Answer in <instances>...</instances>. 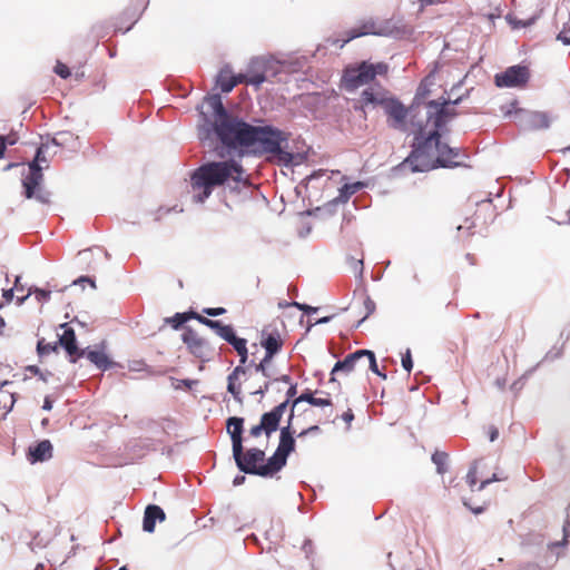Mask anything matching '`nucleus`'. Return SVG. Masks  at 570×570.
I'll return each mask as SVG.
<instances>
[{"mask_svg": "<svg viewBox=\"0 0 570 570\" xmlns=\"http://www.w3.org/2000/svg\"><path fill=\"white\" fill-rule=\"evenodd\" d=\"M363 370H367L370 368L372 372H374L375 374H377L379 376H381L382 379H386V374L382 373L380 371V368L377 367V364L375 363V365H372L371 363H363V366H362Z\"/></svg>", "mask_w": 570, "mask_h": 570, "instance_id": "40", "label": "nucleus"}, {"mask_svg": "<svg viewBox=\"0 0 570 570\" xmlns=\"http://www.w3.org/2000/svg\"><path fill=\"white\" fill-rule=\"evenodd\" d=\"M4 320L3 317L0 315V330H2L4 327Z\"/></svg>", "mask_w": 570, "mask_h": 570, "instance_id": "61", "label": "nucleus"}, {"mask_svg": "<svg viewBox=\"0 0 570 570\" xmlns=\"http://www.w3.org/2000/svg\"><path fill=\"white\" fill-rule=\"evenodd\" d=\"M11 376H14L13 368L9 364L0 362V385L4 386L9 384Z\"/></svg>", "mask_w": 570, "mask_h": 570, "instance_id": "30", "label": "nucleus"}, {"mask_svg": "<svg viewBox=\"0 0 570 570\" xmlns=\"http://www.w3.org/2000/svg\"><path fill=\"white\" fill-rule=\"evenodd\" d=\"M293 409L289 411L288 423L281 429L279 443L272 455V465H276L278 472L286 465L287 456L295 450V430L292 428Z\"/></svg>", "mask_w": 570, "mask_h": 570, "instance_id": "10", "label": "nucleus"}, {"mask_svg": "<svg viewBox=\"0 0 570 570\" xmlns=\"http://www.w3.org/2000/svg\"><path fill=\"white\" fill-rule=\"evenodd\" d=\"M51 353H58V343L57 342H53V343L46 342V340L43 337L38 340V343H37L38 356L41 358Z\"/></svg>", "mask_w": 570, "mask_h": 570, "instance_id": "27", "label": "nucleus"}, {"mask_svg": "<svg viewBox=\"0 0 570 570\" xmlns=\"http://www.w3.org/2000/svg\"><path fill=\"white\" fill-rule=\"evenodd\" d=\"M42 409L46 411H50L52 409V401L49 397L45 399Z\"/></svg>", "mask_w": 570, "mask_h": 570, "instance_id": "54", "label": "nucleus"}, {"mask_svg": "<svg viewBox=\"0 0 570 570\" xmlns=\"http://www.w3.org/2000/svg\"><path fill=\"white\" fill-rule=\"evenodd\" d=\"M190 354L203 362L209 361L214 354V348L207 340L202 337L195 330L186 327L181 335Z\"/></svg>", "mask_w": 570, "mask_h": 570, "instance_id": "11", "label": "nucleus"}, {"mask_svg": "<svg viewBox=\"0 0 570 570\" xmlns=\"http://www.w3.org/2000/svg\"><path fill=\"white\" fill-rule=\"evenodd\" d=\"M342 420L346 422L348 425L351 424V422L354 420V414L351 409L343 413Z\"/></svg>", "mask_w": 570, "mask_h": 570, "instance_id": "46", "label": "nucleus"}, {"mask_svg": "<svg viewBox=\"0 0 570 570\" xmlns=\"http://www.w3.org/2000/svg\"><path fill=\"white\" fill-rule=\"evenodd\" d=\"M197 321L202 324H204L205 326L214 330L216 332V334L218 335V331L223 327V323L219 322V321H214V320H210V318H207L200 314H198V317H197Z\"/></svg>", "mask_w": 570, "mask_h": 570, "instance_id": "33", "label": "nucleus"}, {"mask_svg": "<svg viewBox=\"0 0 570 570\" xmlns=\"http://www.w3.org/2000/svg\"><path fill=\"white\" fill-rule=\"evenodd\" d=\"M383 108L391 128L414 136L413 149L404 161L412 171L462 165L460 149L441 141L440 129L455 116L448 100L415 102L405 108L399 100L387 98Z\"/></svg>", "mask_w": 570, "mask_h": 570, "instance_id": "1", "label": "nucleus"}, {"mask_svg": "<svg viewBox=\"0 0 570 570\" xmlns=\"http://www.w3.org/2000/svg\"><path fill=\"white\" fill-rule=\"evenodd\" d=\"M387 98L385 89L377 85L364 89L361 94L360 102L362 104V107L370 105L383 107Z\"/></svg>", "mask_w": 570, "mask_h": 570, "instance_id": "18", "label": "nucleus"}, {"mask_svg": "<svg viewBox=\"0 0 570 570\" xmlns=\"http://www.w3.org/2000/svg\"><path fill=\"white\" fill-rule=\"evenodd\" d=\"M313 406L317 407H332L333 402L330 393L324 391H318L317 395L314 396Z\"/></svg>", "mask_w": 570, "mask_h": 570, "instance_id": "29", "label": "nucleus"}, {"mask_svg": "<svg viewBox=\"0 0 570 570\" xmlns=\"http://www.w3.org/2000/svg\"><path fill=\"white\" fill-rule=\"evenodd\" d=\"M52 444L49 440H42L36 445L29 446L28 460L31 463L43 462L52 458Z\"/></svg>", "mask_w": 570, "mask_h": 570, "instance_id": "19", "label": "nucleus"}, {"mask_svg": "<svg viewBox=\"0 0 570 570\" xmlns=\"http://www.w3.org/2000/svg\"><path fill=\"white\" fill-rule=\"evenodd\" d=\"M237 468L245 473L255 474L264 478L273 476L278 472L276 465H272V456L265 462V452L253 448L243 452H233Z\"/></svg>", "mask_w": 570, "mask_h": 570, "instance_id": "6", "label": "nucleus"}, {"mask_svg": "<svg viewBox=\"0 0 570 570\" xmlns=\"http://www.w3.org/2000/svg\"><path fill=\"white\" fill-rule=\"evenodd\" d=\"M6 151V139L4 136H0V158L3 157Z\"/></svg>", "mask_w": 570, "mask_h": 570, "instance_id": "52", "label": "nucleus"}, {"mask_svg": "<svg viewBox=\"0 0 570 570\" xmlns=\"http://www.w3.org/2000/svg\"><path fill=\"white\" fill-rule=\"evenodd\" d=\"M212 106L217 116V119L214 124V131L216 132L219 140L224 145H227L228 141H232V137L238 128L236 124H242L244 120L228 115L219 97L212 99Z\"/></svg>", "mask_w": 570, "mask_h": 570, "instance_id": "9", "label": "nucleus"}, {"mask_svg": "<svg viewBox=\"0 0 570 570\" xmlns=\"http://www.w3.org/2000/svg\"><path fill=\"white\" fill-rule=\"evenodd\" d=\"M365 307L367 309V314H370L375 309V303L370 297H367L365 299Z\"/></svg>", "mask_w": 570, "mask_h": 570, "instance_id": "49", "label": "nucleus"}, {"mask_svg": "<svg viewBox=\"0 0 570 570\" xmlns=\"http://www.w3.org/2000/svg\"><path fill=\"white\" fill-rule=\"evenodd\" d=\"M235 332L232 325H223V327L218 331V336H220L226 342H230L235 336Z\"/></svg>", "mask_w": 570, "mask_h": 570, "instance_id": "34", "label": "nucleus"}, {"mask_svg": "<svg viewBox=\"0 0 570 570\" xmlns=\"http://www.w3.org/2000/svg\"><path fill=\"white\" fill-rule=\"evenodd\" d=\"M86 353L85 356L97 366V368L101 371H107L111 368L115 363L111 361V358L108 356V354L105 352V347L101 346L100 348L90 350L85 348Z\"/></svg>", "mask_w": 570, "mask_h": 570, "instance_id": "21", "label": "nucleus"}, {"mask_svg": "<svg viewBox=\"0 0 570 570\" xmlns=\"http://www.w3.org/2000/svg\"><path fill=\"white\" fill-rule=\"evenodd\" d=\"M294 306H296L298 309L309 313L312 311V307L305 304H299L297 302L293 303Z\"/></svg>", "mask_w": 570, "mask_h": 570, "instance_id": "51", "label": "nucleus"}, {"mask_svg": "<svg viewBox=\"0 0 570 570\" xmlns=\"http://www.w3.org/2000/svg\"><path fill=\"white\" fill-rule=\"evenodd\" d=\"M271 69V62L264 58H255L248 67L249 82L255 87H259L266 79Z\"/></svg>", "mask_w": 570, "mask_h": 570, "instance_id": "16", "label": "nucleus"}, {"mask_svg": "<svg viewBox=\"0 0 570 570\" xmlns=\"http://www.w3.org/2000/svg\"><path fill=\"white\" fill-rule=\"evenodd\" d=\"M530 121L532 122L533 126L538 128H547L549 126L548 116L544 112L540 111L532 112Z\"/></svg>", "mask_w": 570, "mask_h": 570, "instance_id": "31", "label": "nucleus"}, {"mask_svg": "<svg viewBox=\"0 0 570 570\" xmlns=\"http://www.w3.org/2000/svg\"><path fill=\"white\" fill-rule=\"evenodd\" d=\"M236 125L238 128L226 146L253 147L255 151L276 155L284 161L292 159V155L282 149V144L287 137L279 129L271 126L256 127L245 121Z\"/></svg>", "mask_w": 570, "mask_h": 570, "instance_id": "3", "label": "nucleus"}, {"mask_svg": "<svg viewBox=\"0 0 570 570\" xmlns=\"http://www.w3.org/2000/svg\"><path fill=\"white\" fill-rule=\"evenodd\" d=\"M499 435V431L497 428H491L490 429V441L493 442L494 440H497Z\"/></svg>", "mask_w": 570, "mask_h": 570, "instance_id": "55", "label": "nucleus"}, {"mask_svg": "<svg viewBox=\"0 0 570 570\" xmlns=\"http://www.w3.org/2000/svg\"><path fill=\"white\" fill-rule=\"evenodd\" d=\"M2 279H4V282H6V283H8V282H9V277H8L7 272H4V271L0 269V282H1Z\"/></svg>", "mask_w": 570, "mask_h": 570, "instance_id": "56", "label": "nucleus"}, {"mask_svg": "<svg viewBox=\"0 0 570 570\" xmlns=\"http://www.w3.org/2000/svg\"><path fill=\"white\" fill-rule=\"evenodd\" d=\"M316 432H320L318 425H312V426L303 430L301 433H298V438H304L305 435H307L309 433H316Z\"/></svg>", "mask_w": 570, "mask_h": 570, "instance_id": "44", "label": "nucleus"}, {"mask_svg": "<svg viewBox=\"0 0 570 570\" xmlns=\"http://www.w3.org/2000/svg\"><path fill=\"white\" fill-rule=\"evenodd\" d=\"M198 313L196 312H187V313H176L171 317L166 318V323L169 324L173 328L178 330L183 324H185L189 320H197Z\"/></svg>", "mask_w": 570, "mask_h": 570, "instance_id": "25", "label": "nucleus"}, {"mask_svg": "<svg viewBox=\"0 0 570 570\" xmlns=\"http://www.w3.org/2000/svg\"><path fill=\"white\" fill-rule=\"evenodd\" d=\"M363 363H371L372 365H375V355L372 351L358 350L348 354L343 361L336 362L331 372V381H335L334 375L336 373L342 372L348 374L355 371L358 366L362 367Z\"/></svg>", "mask_w": 570, "mask_h": 570, "instance_id": "13", "label": "nucleus"}, {"mask_svg": "<svg viewBox=\"0 0 570 570\" xmlns=\"http://www.w3.org/2000/svg\"><path fill=\"white\" fill-rule=\"evenodd\" d=\"M244 175V168L234 159L203 164L190 176L194 202L204 203L215 188L229 181H245Z\"/></svg>", "mask_w": 570, "mask_h": 570, "instance_id": "2", "label": "nucleus"}, {"mask_svg": "<svg viewBox=\"0 0 570 570\" xmlns=\"http://www.w3.org/2000/svg\"><path fill=\"white\" fill-rule=\"evenodd\" d=\"M530 77L528 67L525 66H511L503 72L497 73L494 82L498 87H523L527 85Z\"/></svg>", "mask_w": 570, "mask_h": 570, "instance_id": "14", "label": "nucleus"}, {"mask_svg": "<svg viewBox=\"0 0 570 570\" xmlns=\"http://www.w3.org/2000/svg\"><path fill=\"white\" fill-rule=\"evenodd\" d=\"M432 461L436 465L438 473L444 474L446 471L448 453L435 451L432 455Z\"/></svg>", "mask_w": 570, "mask_h": 570, "instance_id": "28", "label": "nucleus"}, {"mask_svg": "<svg viewBox=\"0 0 570 570\" xmlns=\"http://www.w3.org/2000/svg\"><path fill=\"white\" fill-rule=\"evenodd\" d=\"M26 371L30 372L33 375L39 376L40 379L45 380L41 370L37 365H28L26 367Z\"/></svg>", "mask_w": 570, "mask_h": 570, "instance_id": "43", "label": "nucleus"}, {"mask_svg": "<svg viewBox=\"0 0 570 570\" xmlns=\"http://www.w3.org/2000/svg\"><path fill=\"white\" fill-rule=\"evenodd\" d=\"M466 482H468L469 487L471 488V490L473 491L474 487L476 485V482H478L476 468H472L469 470V472L466 474Z\"/></svg>", "mask_w": 570, "mask_h": 570, "instance_id": "36", "label": "nucleus"}, {"mask_svg": "<svg viewBox=\"0 0 570 570\" xmlns=\"http://www.w3.org/2000/svg\"><path fill=\"white\" fill-rule=\"evenodd\" d=\"M500 479L497 478L495 474H493V476L491 479H487L484 481H482L478 488V490H483L488 484H490L492 481H499Z\"/></svg>", "mask_w": 570, "mask_h": 570, "instance_id": "48", "label": "nucleus"}, {"mask_svg": "<svg viewBox=\"0 0 570 570\" xmlns=\"http://www.w3.org/2000/svg\"><path fill=\"white\" fill-rule=\"evenodd\" d=\"M120 570H128L126 567H121Z\"/></svg>", "mask_w": 570, "mask_h": 570, "instance_id": "64", "label": "nucleus"}, {"mask_svg": "<svg viewBox=\"0 0 570 570\" xmlns=\"http://www.w3.org/2000/svg\"><path fill=\"white\" fill-rule=\"evenodd\" d=\"M558 39L561 40L564 45H570V36H568L566 29L560 31Z\"/></svg>", "mask_w": 570, "mask_h": 570, "instance_id": "47", "label": "nucleus"}, {"mask_svg": "<svg viewBox=\"0 0 570 570\" xmlns=\"http://www.w3.org/2000/svg\"><path fill=\"white\" fill-rule=\"evenodd\" d=\"M422 6H430L436 3L439 0H420Z\"/></svg>", "mask_w": 570, "mask_h": 570, "instance_id": "59", "label": "nucleus"}, {"mask_svg": "<svg viewBox=\"0 0 570 570\" xmlns=\"http://www.w3.org/2000/svg\"><path fill=\"white\" fill-rule=\"evenodd\" d=\"M35 295H36V298L38 302H47L49 301L50 298V292L49 291H45V289H41V288H36L33 291Z\"/></svg>", "mask_w": 570, "mask_h": 570, "instance_id": "38", "label": "nucleus"}, {"mask_svg": "<svg viewBox=\"0 0 570 570\" xmlns=\"http://www.w3.org/2000/svg\"><path fill=\"white\" fill-rule=\"evenodd\" d=\"M387 72L389 66L385 62L362 61L347 66L343 71L341 87L346 91H355L363 86L371 85L376 76H386Z\"/></svg>", "mask_w": 570, "mask_h": 570, "instance_id": "5", "label": "nucleus"}, {"mask_svg": "<svg viewBox=\"0 0 570 570\" xmlns=\"http://www.w3.org/2000/svg\"><path fill=\"white\" fill-rule=\"evenodd\" d=\"M286 325L284 321L276 318L266 324L259 333V344L265 350V355L257 364L250 363L255 373H262L263 376L269 377L268 366L273 357L278 354L286 342Z\"/></svg>", "mask_w": 570, "mask_h": 570, "instance_id": "4", "label": "nucleus"}, {"mask_svg": "<svg viewBox=\"0 0 570 570\" xmlns=\"http://www.w3.org/2000/svg\"><path fill=\"white\" fill-rule=\"evenodd\" d=\"M18 284H20V277L19 276L16 278L14 286L17 287Z\"/></svg>", "mask_w": 570, "mask_h": 570, "instance_id": "62", "label": "nucleus"}, {"mask_svg": "<svg viewBox=\"0 0 570 570\" xmlns=\"http://www.w3.org/2000/svg\"><path fill=\"white\" fill-rule=\"evenodd\" d=\"M4 139H6V146L14 145L17 142V137L14 135L4 136Z\"/></svg>", "mask_w": 570, "mask_h": 570, "instance_id": "53", "label": "nucleus"}, {"mask_svg": "<svg viewBox=\"0 0 570 570\" xmlns=\"http://www.w3.org/2000/svg\"><path fill=\"white\" fill-rule=\"evenodd\" d=\"M203 313L208 316H219L225 314L226 309L224 307H207L203 309Z\"/></svg>", "mask_w": 570, "mask_h": 570, "instance_id": "39", "label": "nucleus"}, {"mask_svg": "<svg viewBox=\"0 0 570 570\" xmlns=\"http://www.w3.org/2000/svg\"><path fill=\"white\" fill-rule=\"evenodd\" d=\"M42 147H39L37 149L33 161L29 164V173L23 178L22 185L24 188L26 198H36L42 204H48L50 200V193L45 190L41 186L43 174L40 163L46 161V158L42 156Z\"/></svg>", "mask_w": 570, "mask_h": 570, "instance_id": "7", "label": "nucleus"}, {"mask_svg": "<svg viewBox=\"0 0 570 570\" xmlns=\"http://www.w3.org/2000/svg\"><path fill=\"white\" fill-rule=\"evenodd\" d=\"M402 366L409 373L411 372V370L413 367L411 351L409 348L406 350L405 354L402 356Z\"/></svg>", "mask_w": 570, "mask_h": 570, "instance_id": "37", "label": "nucleus"}, {"mask_svg": "<svg viewBox=\"0 0 570 570\" xmlns=\"http://www.w3.org/2000/svg\"><path fill=\"white\" fill-rule=\"evenodd\" d=\"M244 480H245V476H236V478L234 479V485H239V484H242V483L244 482Z\"/></svg>", "mask_w": 570, "mask_h": 570, "instance_id": "58", "label": "nucleus"}, {"mask_svg": "<svg viewBox=\"0 0 570 570\" xmlns=\"http://www.w3.org/2000/svg\"><path fill=\"white\" fill-rule=\"evenodd\" d=\"M55 72L63 79H67L71 75L69 67L61 61H57Z\"/></svg>", "mask_w": 570, "mask_h": 570, "instance_id": "35", "label": "nucleus"}, {"mask_svg": "<svg viewBox=\"0 0 570 570\" xmlns=\"http://www.w3.org/2000/svg\"><path fill=\"white\" fill-rule=\"evenodd\" d=\"M317 393L318 391L306 390L298 397L293 400L291 409L294 410V407L301 402H307L308 404L313 405L314 396L317 395Z\"/></svg>", "mask_w": 570, "mask_h": 570, "instance_id": "32", "label": "nucleus"}, {"mask_svg": "<svg viewBox=\"0 0 570 570\" xmlns=\"http://www.w3.org/2000/svg\"><path fill=\"white\" fill-rule=\"evenodd\" d=\"M217 82L223 92H230L236 87V81L234 80V75L229 69H222Z\"/></svg>", "mask_w": 570, "mask_h": 570, "instance_id": "23", "label": "nucleus"}, {"mask_svg": "<svg viewBox=\"0 0 570 570\" xmlns=\"http://www.w3.org/2000/svg\"><path fill=\"white\" fill-rule=\"evenodd\" d=\"M286 410L287 401H284L276 405L272 411L264 413L261 417L259 424L250 428L249 434L254 438H258L262 433L269 436L272 433L277 431L279 421Z\"/></svg>", "mask_w": 570, "mask_h": 570, "instance_id": "12", "label": "nucleus"}, {"mask_svg": "<svg viewBox=\"0 0 570 570\" xmlns=\"http://www.w3.org/2000/svg\"><path fill=\"white\" fill-rule=\"evenodd\" d=\"M30 293L31 292H29L26 296L21 297L20 303H22L30 295Z\"/></svg>", "mask_w": 570, "mask_h": 570, "instance_id": "63", "label": "nucleus"}, {"mask_svg": "<svg viewBox=\"0 0 570 570\" xmlns=\"http://www.w3.org/2000/svg\"><path fill=\"white\" fill-rule=\"evenodd\" d=\"M471 510H472L474 513H476V514H478V513L483 512V510H484V509H483V508H476V509H472V508H471Z\"/></svg>", "mask_w": 570, "mask_h": 570, "instance_id": "60", "label": "nucleus"}, {"mask_svg": "<svg viewBox=\"0 0 570 570\" xmlns=\"http://www.w3.org/2000/svg\"><path fill=\"white\" fill-rule=\"evenodd\" d=\"M243 424L244 419L233 416L227 420V432L232 439L233 452H239L243 446Z\"/></svg>", "mask_w": 570, "mask_h": 570, "instance_id": "20", "label": "nucleus"}, {"mask_svg": "<svg viewBox=\"0 0 570 570\" xmlns=\"http://www.w3.org/2000/svg\"><path fill=\"white\" fill-rule=\"evenodd\" d=\"M166 519V514L164 510L155 504L148 505L145 510L142 529L146 532H154L156 527V521H164Z\"/></svg>", "mask_w": 570, "mask_h": 570, "instance_id": "22", "label": "nucleus"}, {"mask_svg": "<svg viewBox=\"0 0 570 570\" xmlns=\"http://www.w3.org/2000/svg\"><path fill=\"white\" fill-rule=\"evenodd\" d=\"M363 187V183L357 181L354 184H345L340 189V195L333 200V203H346L352 195L357 193Z\"/></svg>", "mask_w": 570, "mask_h": 570, "instance_id": "26", "label": "nucleus"}, {"mask_svg": "<svg viewBox=\"0 0 570 570\" xmlns=\"http://www.w3.org/2000/svg\"><path fill=\"white\" fill-rule=\"evenodd\" d=\"M78 282H88V283H90V285H91L92 287H96V285H95V281H92V279H91V278H89V277H80V278L78 279Z\"/></svg>", "mask_w": 570, "mask_h": 570, "instance_id": "57", "label": "nucleus"}, {"mask_svg": "<svg viewBox=\"0 0 570 570\" xmlns=\"http://www.w3.org/2000/svg\"><path fill=\"white\" fill-rule=\"evenodd\" d=\"M297 393V385L296 384H291L288 390L286 391V400L287 401V405L289 404V401L291 399H293Z\"/></svg>", "mask_w": 570, "mask_h": 570, "instance_id": "42", "label": "nucleus"}, {"mask_svg": "<svg viewBox=\"0 0 570 570\" xmlns=\"http://www.w3.org/2000/svg\"><path fill=\"white\" fill-rule=\"evenodd\" d=\"M377 33H379V31H377L376 22L372 19L364 20L358 26L353 27L343 33L344 38L342 39L341 47H344L347 42H350L351 40H353L355 38H358L362 36H367V35H377Z\"/></svg>", "mask_w": 570, "mask_h": 570, "instance_id": "17", "label": "nucleus"}, {"mask_svg": "<svg viewBox=\"0 0 570 570\" xmlns=\"http://www.w3.org/2000/svg\"><path fill=\"white\" fill-rule=\"evenodd\" d=\"M229 344L235 348L239 356V363L240 365L236 366L234 371L228 375V384H227V391L234 396L235 401L238 403L243 402L242 396V382L240 379L245 377V380L249 379V367L244 366V364L247 362L248 358V351H247V341L245 338L237 337L236 335L233 337V340L229 342Z\"/></svg>", "mask_w": 570, "mask_h": 570, "instance_id": "8", "label": "nucleus"}, {"mask_svg": "<svg viewBox=\"0 0 570 570\" xmlns=\"http://www.w3.org/2000/svg\"><path fill=\"white\" fill-rule=\"evenodd\" d=\"M271 377H272V375L269 377H266L267 380L264 382V384L259 385L257 389L253 387L250 390V394L263 396L268 391L269 386L274 382H283V383L288 384V385L293 384L291 376L287 375V374L281 375L279 377H276L274 380H272Z\"/></svg>", "mask_w": 570, "mask_h": 570, "instance_id": "24", "label": "nucleus"}, {"mask_svg": "<svg viewBox=\"0 0 570 570\" xmlns=\"http://www.w3.org/2000/svg\"><path fill=\"white\" fill-rule=\"evenodd\" d=\"M2 296L6 302H10L13 297V288L1 287Z\"/></svg>", "mask_w": 570, "mask_h": 570, "instance_id": "45", "label": "nucleus"}, {"mask_svg": "<svg viewBox=\"0 0 570 570\" xmlns=\"http://www.w3.org/2000/svg\"><path fill=\"white\" fill-rule=\"evenodd\" d=\"M59 328L62 333H58V346L66 351L71 363H76L85 356L86 350L78 347L75 330L68 323L61 324Z\"/></svg>", "mask_w": 570, "mask_h": 570, "instance_id": "15", "label": "nucleus"}, {"mask_svg": "<svg viewBox=\"0 0 570 570\" xmlns=\"http://www.w3.org/2000/svg\"><path fill=\"white\" fill-rule=\"evenodd\" d=\"M210 135V129L209 128H200L199 129V139L200 140H205L209 137Z\"/></svg>", "mask_w": 570, "mask_h": 570, "instance_id": "50", "label": "nucleus"}, {"mask_svg": "<svg viewBox=\"0 0 570 570\" xmlns=\"http://www.w3.org/2000/svg\"><path fill=\"white\" fill-rule=\"evenodd\" d=\"M249 73H239V75H234V80L236 81V86L238 83H246V85H250L249 80Z\"/></svg>", "mask_w": 570, "mask_h": 570, "instance_id": "41", "label": "nucleus"}]
</instances>
